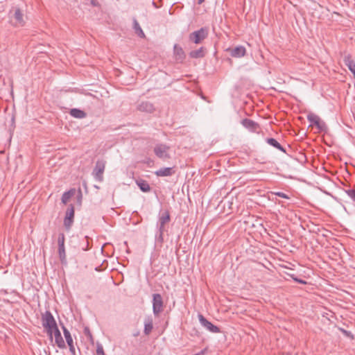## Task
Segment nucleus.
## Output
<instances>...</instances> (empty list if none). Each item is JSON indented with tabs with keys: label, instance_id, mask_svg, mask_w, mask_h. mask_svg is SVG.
I'll use <instances>...</instances> for the list:
<instances>
[{
	"label": "nucleus",
	"instance_id": "f257e3e1",
	"mask_svg": "<svg viewBox=\"0 0 355 355\" xmlns=\"http://www.w3.org/2000/svg\"><path fill=\"white\" fill-rule=\"evenodd\" d=\"M10 23L15 27H21L25 25L24 15L18 7H13L8 13Z\"/></svg>",
	"mask_w": 355,
	"mask_h": 355
},
{
	"label": "nucleus",
	"instance_id": "f03ea898",
	"mask_svg": "<svg viewBox=\"0 0 355 355\" xmlns=\"http://www.w3.org/2000/svg\"><path fill=\"white\" fill-rule=\"evenodd\" d=\"M170 148V146L165 144H157L155 146L153 151L156 157L165 161L171 158Z\"/></svg>",
	"mask_w": 355,
	"mask_h": 355
},
{
	"label": "nucleus",
	"instance_id": "7ed1b4c3",
	"mask_svg": "<svg viewBox=\"0 0 355 355\" xmlns=\"http://www.w3.org/2000/svg\"><path fill=\"white\" fill-rule=\"evenodd\" d=\"M209 34V30L206 27H202L189 34V39L196 44H200L206 39Z\"/></svg>",
	"mask_w": 355,
	"mask_h": 355
},
{
	"label": "nucleus",
	"instance_id": "20e7f679",
	"mask_svg": "<svg viewBox=\"0 0 355 355\" xmlns=\"http://www.w3.org/2000/svg\"><path fill=\"white\" fill-rule=\"evenodd\" d=\"M170 221V215L168 211H164L162 216L159 217L157 227L159 231L158 239L161 241H163V234L165 231V225Z\"/></svg>",
	"mask_w": 355,
	"mask_h": 355
},
{
	"label": "nucleus",
	"instance_id": "39448f33",
	"mask_svg": "<svg viewBox=\"0 0 355 355\" xmlns=\"http://www.w3.org/2000/svg\"><path fill=\"white\" fill-rule=\"evenodd\" d=\"M105 161L104 160H97L94 169L93 171V175L94 178L101 182L103 179V172L105 168Z\"/></svg>",
	"mask_w": 355,
	"mask_h": 355
},
{
	"label": "nucleus",
	"instance_id": "423d86ee",
	"mask_svg": "<svg viewBox=\"0 0 355 355\" xmlns=\"http://www.w3.org/2000/svg\"><path fill=\"white\" fill-rule=\"evenodd\" d=\"M74 218V207L73 205H69L67 209L65 217L64 219V225L65 228L69 230H70Z\"/></svg>",
	"mask_w": 355,
	"mask_h": 355
},
{
	"label": "nucleus",
	"instance_id": "0eeeda50",
	"mask_svg": "<svg viewBox=\"0 0 355 355\" xmlns=\"http://www.w3.org/2000/svg\"><path fill=\"white\" fill-rule=\"evenodd\" d=\"M163 310V301L160 294H153V311L155 315H158Z\"/></svg>",
	"mask_w": 355,
	"mask_h": 355
},
{
	"label": "nucleus",
	"instance_id": "6e6552de",
	"mask_svg": "<svg viewBox=\"0 0 355 355\" xmlns=\"http://www.w3.org/2000/svg\"><path fill=\"white\" fill-rule=\"evenodd\" d=\"M307 119L311 123L310 125H315L318 130H323L325 128V123L321 121L320 117L313 114L310 113L307 115Z\"/></svg>",
	"mask_w": 355,
	"mask_h": 355
},
{
	"label": "nucleus",
	"instance_id": "1a4fd4ad",
	"mask_svg": "<svg viewBox=\"0 0 355 355\" xmlns=\"http://www.w3.org/2000/svg\"><path fill=\"white\" fill-rule=\"evenodd\" d=\"M42 325L44 328L55 327L56 322L49 311H46L42 317Z\"/></svg>",
	"mask_w": 355,
	"mask_h": 355
},
{
	"label": "nucleus",
	"instance_id": "9d476101",
	"mask_svg": "<svg viewBox=\"0 0 355 355\" xmlns=\"http://www.w3.org/2000/svg\"><path fill=\"white\" fill-rule=\"evenodd\" d=\"M241 124L243 127H245L246 129H248L249 131L252 132H256L259 133L260 130L259 125L250 119H244L241 121Z\"/></svg>",
	"mask_w": 355,
	"mask_h": 355
},
{
	"label": "nucleus",
	"instance_id": "9b49d317",
	"mask_svg": "<svg viewBox=\"0 0 355 355\" xmlns=\"http://www.w3.org/2000/svg\"><path fill=\"white\" fill-rule=\"evenodd\" d=\"M199 321L202 326L206 328L208 331L211 333H219L220 329L217 326L213 324L211 322L208 321L203 315H198Z\"/></svg>",
	"mask_w": 355,
	"mask_h": 355
},
{
	"label": "nucleus",
	"instance_id": "f8f14e48",
	"mask_svg": "<svg viewBox=\"0 0 355 355\" xmlns=\"http://www.w3.org/2000/svg\"><path fill=\"white\" fill-rule=\"evenodd\" d=\"M138 110L146 113H152L155 111V107L153 103L148 101H142L137 106Z\"/></svg>",
	"mask_w": 355,
	"mask_h": 355
},
{
	"label": "nucleus",
	"instance_id": "ddd939ff",
	"mask_svg": "<svg viewBox=\"0 0 355 355\" xmlns=\"http://www.w3.org/2000/svg\"><path fill=\"white\" fill-rule=\"evenodd\" d=\"M62 329H63V332H64V335L66 341L69 347V350L71 352V354H75L76 350H75L73 338L71 336V334L69 331V330L64 326L62 327Z\"/></svg>",
	"mask_w": 355,
	"mask_h": 355
},
{
	"label": "nucleus",
	"instance_id": "4468645a",
	"mask_svg": "<svg viewBox=\"0 0 355 355\" xmlns=\"http://www.w3.org/2000/svg\"><path fill=\"white\" fill-rule=\"evenodd\" d=\"M230 51V55L234 58H241L245 55L246 50L243 46H238L232 49H228Z\"/></svg>",
	"mask_w": 355,
	"mask_h": 355
},
{
	"label": "nucleus",
	"instance_id": "2eb2a0df",
	"mask_svg": "<svg viewBox=\"0 0 355 355\" xmlns=\"http://www.w3.org/2000/svg\"><path fill=\"white\" fill-rule=\"evenodd\" d=\"M175 173V171L171 167L161 168L155 172L157 177H166L171 176Z\"/></svg>",
	"mask_w": 355,
	"mask_h": 355
},
{
	"label": "nucleus",
	"instance_id": "dca6fc26",
	"mask_svg": "<svg viewBox=\"0 0 355 355\" xmlns=\"http://www.w3.org/2000/svg\"><path fill=\"white\" fill-rule=\"evenodd\" d=\"M153 329V320L150 316H148L144 320V333L145 335H149Z\"/></svg>",
	"mask_w": 355,
	"mask_h": 355
},
{
	"label": "nucleus",
	"instance_id": "f3484780",
	"mask_svg": "<svg viewBox=\"0 0 355 355\" xmlns=\"http://www.w3.org/2000/svg\"><path fill=\"white\" fill-rule=\"evenodd\" d=\"M53 336L55 337V342L58 347L60 348H63L65 347L64 341L59 329H55V331L53 334Z\"/></svg>",
	"mask_w": 355,
	"mask_h": 355
},
{
	"label": "nucleus",
	"instance_id": "a211bd4d",
	"mask_svg": "<svg viewBox=\"0 0 355 355\" xmlns=\"http://www.w3.org/2000/svg\"><path fill=\"white\" fill-rule=\"evenodd\" d=\"M205 55V49L200 47L198 49L191 51L189 53V56L191 58H201Z\"/></svg>",
	"mask_w": 355,
	"mask_h": 355
},
{
	"label": "nucleus",
	"instance_id": "6ab92c4d",
	"mask_svg": "<svg viewBox=\"0 0 355 355\" xmlns=\"http://www.w3.org/2000/svg\"><path fill=\"white\" fill-rule=\"evenodd\" d=\"M58 256L62 264L67 263V256L65 251V246L64 245H59L58 248Z\"/></svg>",
	"mask_w": 355,
	"mask_h": 355
},
{
	"label": "nucleus",
	"instance_id": "aec40b11",
	"mask_svg": "<svg viewBox=\"0 0 355 355\" xmlns=\"http://www.w3.org/2000/svg\"><path fill=\"white\" fill-rule=\"evenodd\" d=\"M136 183L143 192H149L150 191V187L146 180L139 179L136 181Z\"/></svg>",
	"mask_w": 355,
	"mask_h": 355
},
{
	"label": "nucleus",
	"instance_id": "412c9836",
	"mask_svg": "<svg viewBox=\"0 0 355 355\" xmlns=\"http://www.w3.org/2000/svg\"><path fill=\"white\" fill-rule=\"evenodd\" d=\"M69 114L71 116L76 119H84L86 117V113L80 109L73 108L70 110Z\"/></svg>",
	"mask_w": 355,
	"mask_h": 355
},
{
	"label": "nucleus",
	"instance_id": "4be33fe9",
	"mask_svg": "<svg viewBox=\"0 0 355 355\" xmlns=\"http://www.w3.org/2000/svg\"><path fill=\"white\" fill-rule=\"evenodd\" d=\"M266 141L269 145L273 146L274 148L281 150L283 153H286V150L282 145L274 138H267Z\"/></svg>",
	"mask_w": 355,
	"mask_h": 355
},
{
	"label": "nucleus",
	"instance_id": "5701e85b",
	"mask_svg": "<svg viewBox=\"0 0 355 355\" xmlns=\"http://www.w3.org/2000/svg\"><path fill=\"white\" fill-rule=\"evenodd\" d=\"M174 53L176 56V60H184L185 55L184 52L182 49V48L178 44H175L173 47Z\"/></svg>",
	"mask_w": 355,
	"mask_h": 355
},
{
	"label": "nucleus",
	"instance_id": "b1692460",
	"mask_svg": "<svg viewBox=\"0 0 355 355\" xmlns=\"http://www.w3.org/2000/svg\"><path fill=\"white\" fill-rule=\"evenodd\" d=\"M133 28L135 29V31L136 34L138 36H139L141 38L145 37V34H144L143 30L141 29L139 24L138 23V21L136 19H134Z\"/></svg>",
	"mask_w": 355,
	"mask_h": 355
},
{
	"label": "nucleus",
	"instance_id": "393cba45",
	"mask_svg": "<svg viewBox=\"0 0 355 355\" xmlns=\"http://www.w3.org/2000/svg\"><path fill=\"white\" fill-rule=\"evenodd\" d=\"M75 191L73 189H71L68 191L64 192L62 196V202L63 204H67L71 196L74 194Z\"/></svg>",
	"mask_w": 355,
	"mask_h": 355
},
{
	"label": "nucleus",
	"instance_id": "a878e982",
	"mask_svg": "<svg viewBox=\"0 0 355 355\" xmlns=\"http://www.w3.org/2000/svg\"><path fill=\"white\" fill-rule=\"evenodd\" d=\"M338 329L340 332H342L346 337H348L352 340L354 339V335L352 334V333L351 331H347L342 327H338Z\"/></svg>",
	"mask_w": 355,
	"mask_h": 355
},
{
	"label": "nucleus",
	"instance_id": "bb28decb",
	"mask_svg": "<svg viewBox=\"0 0 355 355\" xmlns=\"http://www.w3.org/2000/svg\"><path fill=\"white\" fill-rule=\"evenodd\" d=\"M46 330L47 334L51 337V338H53V334L55 331V329H58V327L57 326V324H55V327H46L45 328Z\"/></svg>",
	"mask_w": 355,
	"mask_h": 355
},
{
	"label": "nucleus",
	"instance_id": "cd10ccee",
	"mask_svg": "<svg viewBox=\"0 0 355 355\" xmlns=\"http://www.w3.org/2000/svg\"><path fill=\"white\" fill-rule=\"evenodd\" d=\"M65 241V236L63 233H60L58 237V245H64Z\"/></svg>",
	"mask_w": 355,
	"mask_h": 355
},
{
	"label": "nucleus",
	"instance_id": "c85d7f7f",
	"mask_svg": "<svg viewBox=\"0 0 355 355\" xmlns=\"http://www.w3.org/2000/svg\"><path fill=\"white\" fill-rule=\"evenodd\" d=\"M345 192L354 201H355V190L354 189H348L346 190Z\"/></svg>",
	"mask_w": 355,
	"mask_h": 355
},
{
	"label": "nucleus",
	"instance_id": "c756f323",
	"mask_svg": "<svg viewBox=\"0 0 355 355\" xmlns=\"http://www.w3.org/2000/svg\"><path fill=\"white\" fill-rule=\"evenodd\" d=\"M291 277L296 282L299 283V284H306V282L305 280H303V279H299L296 277H295L294 275H290Z\"/></svg>",
	"mask_w": 355,
	"mask_h": 355
},
{
	"label": "nucleus",
	"instance_id": "7c9ffc66",
	"mask_svg": "<svg viewBox=\"0 0 355 355\" xmlns=\"http://www.w3.org/2000/svg\"><path fill=\"white\" fill-rule=\"evenodd\" d=\"M96 355H105L103 347L101 345H98L96 347Z\"/></svg>",
	"mask_w": 355,
	"mask_h": 355
},
{
	"label": "nucleus",
	"instance_id": "2f4dec72",
	"mask_svg": "<svg viewBox=\"0 0 355 355\" xmlns=\"http://www.w3.org/2000/svg\"><path fill=\"white\" fill-rule=\"evenodd\" d=\"M275 195L277 196H279L280 198H285V199H289L290 198L289 196L287 194H286V193H284L283 192H280V191L275 193Z\"/></svg>",
	"mask_w": 355,
	"mask_h": 355
},
{
	"label": "nucleus",
	"instance_id": "473e14b6",
	"mask_svg": "<svg viewBox=\"0 0 355 355\" xmlns=\"http://www.w3.org/2000/svg\"><path fill=\"white\" fill-rule=\"evenodd\" d=\"M92 4L93 6H97V3H96V1H95L94 0H92Z\"/></svg>",
	"mask_w": 355,
	"mask_h": 355
},
{
	"label": "nucleus",
	"instance_id": "72a5a7b5",
	"mask_svg": "<svg viewBox=\"0 0 355 355\" xmlns=\"http://www.w3.org/2000/svg\"><path fill=\"white\" fill-rule=\"evenodd\" d=\"M205 1V0H198V3L201 4Z\"/></svg>",
	"mask_w": 355,
	"mask_h": 355
}]
</instances>
